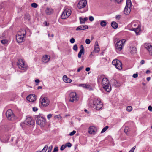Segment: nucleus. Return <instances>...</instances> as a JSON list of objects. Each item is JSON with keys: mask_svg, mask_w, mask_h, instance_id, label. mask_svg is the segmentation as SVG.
I'll return each instance as SVG.
<instances>
[{"mask_svg": "<svg viewBox=\"0 0 152 152\" xmlns=\"http://www.w3.org/2000/svg\"><path fill=\"white\" fill-rule=\"evenodd\" d=\"M58 151V148L57 147H56L54 148L53 152H57Z\"/></svg>", "mask_w": 152, "mask_h": 152, "instance_id": "44", "label": "nucleus"}, {"mask_svg": "<svg viewBox=\"0 0 152 152\" xmlns=\"http://www.w3.org/2000/svg\"><path fill=\"white\" fill-rule=\"evenodd\" d=\"M91 41L89 39H87L86 40V44H88L90 43Z\"/></svg>", "mask_w": 152, "mask_h": 152, "instance_id": "47", "label": "nucleus"}, {"mask_svg": "<svg viewBox=\"0 0 152 152\" xmlns=\"http://www.w3.org/2000/svg\"><path fill=\"white\" fill-rule=\"evenodd\" d=\"M90 68H89V67H87V68H86V71L87 72H88L89 71H90Z\"/></svg>", "mask_w": 152, "mask_h": 152, "instance_id": "61", "label": "nucleus"}, {"mask_svg": "<svg viewBox=\"0 0 152 152\" xmlns=\"http://www.w3.org/2000/svg\"><path fill=\"white\" fill-rule=\"evenodd\" d=\"M132 5V3L131 0H127L126 4V6L129 7H130Z\"/></svg>", "mask_w": 152, "mask_h": 152, "instance_id": "31", "label": "nucleus"}, {"mask_svg": "<svg viewBox=\"0 0 152 152\" xmlns=\"http://www.w3.org/2000/svg\"><path fill=\"white\" fill-rule=\"evenodd\" d=\"M46 14L48 15H50L53 12V10L52 8L47 7L45 11Z\"/></svg>", "mask_w": 152, "mask_h": 152, "instance_id": "21", "label": "nucleus"}, {"mask_svg": "<svg viewBox=\"0 0 152 152\" xmlns=\"http://www.w3.org/2000/svg\"><path fill=\"white\" fill-rule=\"evenodd\" d=\"M104 78L103 77V76L101 75L99 76L98 77V82H102V80Z\"/></svg>", "mask_w": 152, "mask_h": 152, "instance_id": "34", "label": "nucleus"}, {"mask_svg": "<svg viewBox=\"0 0 152 152\" xmlns=\"http://www.w3.org/2000/svg\"><path fill=\"white\" fill-rule=\"evenodd\" d=\"M40 81L39 80V79H36L35 80V82H36V83H39V82Z\"/></svg>", "mask_w": 152, "mask_h": 152, "instance_id": "62", "label": "nucleus"}, {"mask_svg": "<svg viewBox=\"0 0 152 152\" xmlns=\"http://www.w3.org/2000/svg\"><path fill=\"white\" fill-rule=\"evenodd\" d=\"M26 99L29 102H32L35 101L36 98V96L34 94H31L28 96Z\"/></svg>", "mask_w": 152, "mask_h": 152, "instance_id": "13", "label": "nucleus"}, {"mask_svg": "<svg viewBox=\"0 0 152 152\" xmlns=\"http://www.w3.org/2000/svg\"><path fill=\"white\" fill-rule=\"evenodd\" d=\"M85 88L88 89L89 90H92L91 86L89 84H85Z\"/></svg>", "mask_w": 152, "mask_h": 152, "instance_id": "29", "label": "nucleus"}, {"mask_svg": "<svg viewBox=\"0 0 152 152\" xmlns=\"http://www.w3.org/2000/svg\"><path fill=\"white\" fill-rule=\"evenodd\" d=\"M71 11L69 9H66L64 11L61 18L62 19H65L69 17L71 14Z\"/></svg>", "mask_w": 152, "mask_h": 152, "instance_id": "7", "label": "nucleus"}, {"mask_svg": "<svg viewBox=\"0 0 152 152\" xmlns=\"http://www.w3.org/2000/svg\"><path fill=\"white\" fill-rule=\"evenodd\" d=\"M145 47L148 50L150 55H152V46L149 44L146 43L145 45Z\"/></svg>", "mask_w": 152, "mask_h": 152, "instance_id": "16", "label": "nucleus"}, {"mask_svg": "<svg viewBox=\"0 0 152 152\" xmlns=\"http://www.w3.org/2000/svg\"><path fill=\"white\" fill-rule=\"evenodd\" d=\"M102 85L103 88L107 92H109L111 90L110 84L108 80L104 78L102 80Z\"/></svg>", "mask_w": 152, "mask_h": 152, "instance_id": "3", "label": "nucleus"}, {"mask_svg": "<svg viewBox=\"0 0 152 152\" xmlns=\"http://www.w3.org/2000/svg\"><path fill=\"white\" fill-rule=\"evenodd\" d=\"M6 115L7 118L9 120H12L14 119L15 115L10 109H8L7 111Z\"/></svg>", "mask_w": 152, "mask_h": 152, "instance_id": "8", "label": "nucleus"}, {"mask_svg": "<svg viewBox=\"0 0 152 152\" xmlns=\"http://www.w3.org/2000/svg\"><path fill=\"white\" fill-rule=\"evenodd\" d=\"M130 52L132 54L135 53H136L137 49L135 47H130Z\"/></svg>", "mask_w": 152, "mask_h": 152, "instance_id": "27", "label": "nucleus"}, {"mask_svg": "<svg viewBox=\"0 0 152 152\" xmlns=\"http://www.w3.org/2000/svg\"><path fill=\"white\" fill-rule=\"evenodd\" d=\"M109 126H107L104 127L102 130L101 132V133H102L106 131L107 130Z\"/></svg>", "mask_w": 152, "mask_h": 152, "instance_id": "33", "label": "nucleus"}, {"mask_svg": "<svg viewBox=\"0 0 152 152\" xmlns=\"http://www.w3.org/2000/svg\"><path fill=\"white\" fill-rule=\"evenodd\" d=\"M25 37L22 36L21 35H16V39L17 42L18 43H20L22 42L25 39Z\"/></svg>", "mask_w": 152, "mask_h": 152, "instance_id": "15", "label": "nucleus"}, {"mask_svg": "<svg viewBox=\"0 0 152 152\" xmlns=\"http://www.w3.org/2000/svg\"><path fill=\"white\" fill-rule=\"evenodd\" d=\"M148 110L150 111H152V107L151 106H149L148 107Z\"/></svg>", "mask_w": 152, "mask_h": 152, "instance_id": "56", "label": "nucleus"}, {"mask_svg": "<svg viewBox=\"0 0 152 152\" xmlns=\"http://www.w3.org/2000/svg\"><path fill=\"white\" fill-rule=\"evenodd\" d=\"M96 131V128L94 126H90L88 129V133L91 134H95Z\"/></svg>", "mask_w": 152, "mask_h": 152, "instance_id": "14", "label": "nucleus"}, {"mask_svg": "<svg viewBox=\"0 0 152 152\" xmlns=\"http://www.w3.org/2000/svg\"><path fill=\"white\" fill-rule=\"evenodd\" d=\"M75 41V39L73 38H72L70 40V42L71 43H73Z\"/></svg>", "mask_w": 152, "mask_h": 152, "instance_id": "45", "label": "nucleus"}, {"mask_svg": "<svg viewBox=\"0 0 152 152\" xmlns=\"http://www.w3.org/2000/svg\"><path fill=\"white\" fill-rule=\"evenodd\" d=\"M88 28V26L87 25H80L77 28L76 30L77 31H80L86 29Z\"/></svg>", "mask_w": 152, "mask_h": 152, "instance_id": "20", "label": "nucleus"}, {"mask_svg": "<svg viewBox=\"0 0 152 152\" xmlns=\"http://www.w3.org/2000/svg\"><path fill=\"white\" fill-rule=\"evenodd\" d=\"M17 65L18 67L20 69L24 71L27 69V65L24 61L22 59H19L17 62Z\"/></svg>", "mask_w": 152, "mask_h": 152, "instance_id": "5", "label": "nucleus"}, {"mask_svg": "<svg viewBox=\"0 0 152 152\" xmlns=\"http://www.w3.org/2000/svg\"><path fill=\"white\" fill-rule=\"evenodd\" d=\"M66 148V146L65 145H62L61 147L60 148V150L61 151H62L65 148Z\"/></svg>", "mask_w": 152, "mask_h": 152, "instance_id": "49", "label": "nucleus"}, {"mask_svg": "<svg viewBox=\"0 0 152 152\" xmlns=\"http://www.w3.org/2000/svg\"><path fill=\"white\" fill-rule=\"evenodd\" d=\"M111 25L112 27L114 28H116L118 27V24L116 22L113 21L111 23Z\"/></svg>", "mask_w": 152, "mask_h": 152, "instance_id": "28", "label": "nucleus"}, {"mask_svg": "<svg viewBox=\"0 0 152 152\" xmlns=\"http://www.w3.org/2000/svg\"><path fill=\"white\" fill-rule=\"evenodd\" d=\"M79 86L80 87H82L83 88H85V84H80Z\"/></svg>", "mask_w": 152, "mask_h": 152, "instance_id": "53", "label": "nucleus"}, {"mask_svg": "<svg viewBox=\"0 0 152 152\" xmlns=\"http://www.w3.org/2000/svg\"><path fill=\"white\" fill-rule=\"evenodd\" d=\"M18 34H19V35H21L22 36L25 37L26 34L25 30L24 29H21L19 30L17 32L16 35H18Z\"/></svg>", "mask_w": 152, "mask_h": 152, "instance_id": "19", "label": "nucleus"}, {"mask_svg": "<svg viewBox=\"0 0 152 152\" xmlns=\"http://www.w3.org/2000/svg\"><path fill=\"white\" fill-rule=\"evenodd\" d=\"M144 63L145 61L143 60H142L140 62V64L142 65L144 64Z\"/></svg>", "mask_w": 152, "mask_h": 152, "instance_id": "58", "label": "nucleus"}, {"mask_svg": "<svg viewBox=\"0 0 152 152\" xmlns=\"http://www.w3.org/2000/svg\"><path fill=\"white\" fill-rule=\"evenodd\" d=\"M52 115L51 114H49L47 115V118L48 119H50L52 116Z\"/></svg>", "mask_w": 152, "mask_h": 152, "instance_id": "52", "label": "nucleus"}, {"mask_svg": "<svg viewBox=\"0 0 152 152\" xmlns=\"http://www.w3.org/2000/svg\"><path fill=\"white\" fill-rule=\"evenodd\" d=\"M31 7L34 8H37L38 6L37 4L35 3H32L31 4Z\"/></svg>", "mask_w": 152, "mask_h": 152, "instance_id": "36", "label": "nucleus"}, {"mask_svg": "<svg viewBox=\"0 0 152 152\" xmlns=\"http://www.w3.org/2000/svg\"><path fill=\"white\" fill-rule=\"evenodd\" d=\"M48 147L47 145H45L43 149L40 151L39 152H46V151Z\"/></svg>", "mask_w": 152, "mask_h": 152, "instance_id": "32", "label": "nucleus"}, {"mask_svg": "<svg viewBox=\"0 0 152 152\" xmlns=\"http://www.w3.org/2000/svg\"><path fill=\"white\" fill-rule=\"evenodd\" d=\"M76 132V131L75 130H73L72 132H71L69 134V135L73 136V135Z\"/></svg>", "mask_w": 152, "mask_h": 152, "instance_id": "41", "label": "nucleus"}, {"mask_svg": "<svg viewBox=\"0 0 152 152\" xmlns=\"http://www.w3.org/2000/svg\"><path fill=\"white\" fill-rule=\"evenodd\" d=\"M40 102L42 105L46 107L48 106L49 103L48 99L47 97H41L40 99Z\"/></svg>", "mask_w": 152, "mask_h": 152, "instance_id": "11", "label": "nucleus"}, {"mask_svg": "<svg viewBox=\"0 0 152 152\" xmlns=\"http://www.w3.org/2000/svg\"><path fill=\"white\" fill-rule=\"evenodd\" d=\"M132 109V108L131 106H128L127 107L126 110L128 112L131 111Z\"/></svg>", "mask_w": 152, "mask_h": 152, "instance_id": "35", "label": "nucleus"}, {"mask_svg": "<svg viewBox=\"0 0 152 152\" xmlns=\"http://www.w3.org/2000/svg\"><path fill=\"white\" fill-rule=\"evenodd\" d=\"M87 3L86 0H81L78 4L77 7L79 9L84 8L86 5Z\"/></svg>", "mask_w": 152, "mask_h": 152, "instance_id": "12", "label": "nucleus"}, {"mask_svg": "<svg viewBox=\"0 0 152 152\" xmlns=\"http://www.w3.org/2000/svg\"><path fill=\"white\" fill-rule=\"evenodd\" d=\"M63 80L64 82L66 83H70L72 80L71 79L67 77L66 75H64L63 77Z\"/></svg>", "mask_w": 152, "mask_h": 152, "instance_id": "24", "label": "nucleus"}, {"mask_svg": "<svg viewBox=\"0 0 152 152\" xmlns=\"http://www.w3.org/2000/svg\"><path fill=\"white\" fill-rule=\"evenodd\" d=\"M100 24L102 26L104 27L106 26L107 23L105 21L102 20L101 21Z\"/></svg>", "mask_w": 152, "mask_h": 152, "instance_id": "30", "label": "nucleus"}, {"mask_svg": "<svg viewBox=\"0 0 152 152\" xmlns=\"http://www.w3.org/2000/svg\"><path fill=\"white\" fill-rule=\"evenodd\" d=\"M89 20L91 21H92L94 20V18L92 16H90L89 18Z\"/></svg>", "mask_w": 152, "mask_h": 152, "instance_id": "46", "label": "nucleus"}, {"mask_svg": "<svg viewBox=\"0 0 152 152\" xmlns=\"http://www.w3.org/2000/svg\"><path fill=\"white\" fill-rule=\"evenodd\" d=\"M150 80V77H148L147 78V80L148 81H149Z\"/></svg>", "mask_w": 152, "mask_h": 152, "instance_id": "64", "label": "nucleus"}, {"mask_svg": "<svg viewBox=\"0 0 152 152\" xmlns=\"http://www.w3.org/2000/svg\"><path fill=\"white\" fill-rule=\"evenodd\" d=\"M38 109L36 107H34L32 108V110L34 112H36L37 111Z\"/></svg>", "mask_w": 152, "mask_h": 152, "instance_id": "50", "label": "nucleus"}, {"mask_svg": "<svg viewBox=\"0 0 152 152\" xmlns=\"http://www.w3.org/2000/svg\"><path fill=\"white\" fill-rule=\"evenodd\" d=\"M126 42L124 39L120 40L117 41L115 45V49L117 52L121 51L123 49Z\"/></svg>", "mask_w": 152, "mask_h": 152, "instance_id": "4", "label": "nucleus"}, {"mask_svg": "<svg viewBox=\"0 0 152 152\" xmlns=\"http://www.w3.org/2000/svg\"><path fill=\"white\" fill-rule=\"evenodd\" d=\"M80 20V23L81 24L84 23L87 20L88 18L87 17H85L84 18H83L81 17L79 18Z\"/></svg>", "mask_w": 152, "mask_h": 152, "instance_id": "26", "label": "nucleus"}, {"mask_svg": "<svg viewBox=\"0 0 152 152\" xmlns=\"http://www.w3.org/2000/svg\"><path fill=\"white\" fill-rule=\"evenodd\" d=\"M65 146H66V147H68L70 148L72 146V144L70 142H69L66 143L65 145Z\"/></svg>", "mask_w": 152, "mask_h": 152, "instance_id": "38", "label": "nucleus"}, {"mask_svg": "<svg viewBox=\"0 0 152 152\" xmlns=\"http://www.w3.org/2000/svg\"><path fill=\"white\" fill-rule=\"evenodd\" d=\"M45 119L43 117L38 116L37 118L36 123L38 125L41 126H44L45 124Z\"/></svg>", "mask_w": 152, "mask_h": 152, "instance_id": "6", "label": "nucleus"}, {"mask_svg": "<svg viewBox=\"0 0 152 152\" xmlns=\"http://www.w3.org/2000/svg\"><path fill=\"white\" fill-rule=\"evenodd\" d=\"M133 78H136L138 77V75L137 73L134 74L132 76Z\"/></svg>", "mask_w": 152, "mask_h": 152, "instance_id": "51", "label": "nucleus"}, {"mask_svg": "<svg viewBox=\"0 0 152 152\" xmlns=\"http://www.w3.org/2000/svg\"><path fill=\"white\" fill-rule=\"evenodd\" d=\"M8 41L7 40H3L1 41V42L4 44H5L7 43Z\"/></svg>", "mask_w": 152, "mask_h": 152, "instance_id": "39", "label": "nucleus"}, {"mask_svg": "<svg viewBox=\"0 0 152 152\" xmlns=\"http://www.w3.org/2000/svg\"><path fill=\"white\" fill-rule=\"evenodd\" d=\"M73 49L75 51H77L78 49L77 45L76 44L73 47Z\"/></svg>", "mask_w": 152, "mask_h": 152, "instance_id": "37", "label": "nucleus"}, {"mask_svg": "<svg viewBox=\"0 0 152 152\" xmlns=\"http://www.w3.org/2000/svg\"><path fill=\"white\" fill-rule=\"evenodd\" d=\"M112 64L118 69L121 70L122 69V64L119 60H114L112 62Z\"/></svg>", "mask_w": 152, "mask_h": 152, "instance_id": "10", "label": "nucleus"}, {"mask_svg": "<svg viewBox=\"0 0 152 152\" xmlns=\"http://www.w3.org/2000/svg\"><path fill=\"white\" fill-rule=\"evenodd\" d=\"M20 126L22 127V128H23L24 126H25V124L24 123H22L20 124Z\"/></svg>", "mask_w": 152, "mask_h": 152, "instance_id": "54", "label": "nucleus"}, {"mask_svg": "<svg viewBox=\"0 0 152 152\" xmlns=\"http://www.w3.org/2000/svg\"><path fill=\"white\" fill-rule=\"evenodd\" d=\"M94 52H95L94 51H93L91 53V54L90 55V57H92L94 56Z\"/></svg>", "mask_w": 152, "mask_h": 152, "instance_id": "57", "label": "nucleus"}, {"mask_svg": "<svg viewBox=\"0 0 152 152\" xmlns=\"http://www.w3.org/2000/svg\"><path fill=\"white\" fill-rule=\"evenodd\" d=\"M102 106L103 104L100 99L96 98L94 99L92 106L94 109L96 110H99L102 108Z\"/></svg>", "mask_w": 152, "mask_h": 152, "instance_id": "2", "label": "nucleus"}, {"mask_svg": "<svg viewBox=\"0 0 152 152\" xmlns=\"http://www.w3.org/2000/svg\"><path fill=\"white\" fill-rule=\"evenodd\" d=\"M84 68V67L83 66H81L78 69L77 71L78 72H80L81 70H82Z\"/></svg>", "mask_w": 152, "mask_h": 152, "instance_id": "43", "label": "nucleus"}, {"mask_svg": "<svg viewBox=\"0 0 152 152\" xmlns=\"http://www.w3.org/2000/svg\"><path fill=\"white\" fill-rule=\"evenodd\" d=\"M26 122L28 125H33L34 124V121L31 118H28L26 120Z\"/></svg>", "mask_w": 152, "mask_h": 152, "instance_id": "18", "label": "nucleus"}, {"mask_svg": "<svg viewBox=\"0 0 152 152\" xmlns=\"http://www.w3.org/2000/svg\"><path fill=\"white\" fill-rule=\"evenodd\" d=\"M123 0H116V1L118 3H119L121 2Z\"/></svg>", "mask_w": 152, "mask_h": 152, "instance_id": "60", "label": "nucleus"}, {"mask_svg": "<svg viewBox=\"0 0 152 152\" xmlns=\"http://www.w3.org/2000/svg\"><path fill=\"white\" fill-rule=\"evenodd\" d=\"M135 146H134L132 148V149L129 151V152H134L135 149Z\"/></svg>", "mask_w": 152, "mask_h": 152, "instance_id": "42", "label": "nucleus"}, {"mask_svg": "<svg viewBox=\"0 0 152 152\" xmlns=\"http://www.w3.org/2000/svg\"><path fill=\"white\" fill-rule=\"evenodd\" d=\"M131 9L130 7L126 6L124 10V13L125 14L128 15L131 12Z\"/></svg>", "mask_w": 152, "mask_h": 152, "instance_id": "22", "label": "nucleus"}, {"mask_svg": "<svg viewBox=\"0 0 152 152\" xmlns=\"http://www.w3.org/2000/svg\"><path fill=\"white\" fill-rule=\"evenodd\" d=\"M80 48H81V49L78 53V57L79 58H80L81 57V55L82 53L83 54L84 53V48L83 45H80Z\"/></svg>", "mask_w": 152, "mask_h": 152, "instance_id": "23", "label": "nucleus"}, {"mask_svg": "<svg viewBox=\"0 0 152 152\" xmlns=\"http://www.w3.org/2000/svg\"><path fill=\"white\" fill-rule=\"evenodd\" d=\"M53 146H49L48 148V150L47 152H51L52 149V148Z\"/></svg>", "mask_w": 152, "mask_h": 152, "instance_id": "48", "label": "nucleus"}, {"mask_svg": "<svg viewBox=\"0 0 152 152\" xmlns=\"http://www.w3.org/2000/svg\"><path fill=\"white\" fill-rule=\"evenodd\" d=\"M69 101L72 102H75L78 100L76 93L75 92L71 93L69 94Z\"/></svg>", "mask_w": 152, "mask_h": 152, "instance_id": "9", "label": "nucleus"}, {"mask_svg": "<svg viewBox=\"0 0 152 152\" xmlns=\"http://www.w3.org/2000/svg\"><path fill=\"white\" fill-rule=\"evenodd\" d=\"M127 130H128V128L126 127L124 130V131L125 133H126L127 132Z\"/></svg>", "mask_w": 152, "mask_h": 152, "instance_id": "63", "label": "nucleus"}, {"mask_svg": "<svg viewBox=\"0 0 152 152\" xmlns=\"http://www.w3.org/2000/svg\"><path fill=\"white\" fill-rule=\"evenodd\" d=\"M44 25L46 26H48L49 25V23H48L46 21H45L44 23Z\"/></svg>", "mask_w": 152, "mask_h": 152, "instance_id": "55", "label": "nucleus"}, {"mask_svg": "<svg viewBox=\"0 0 152 152\" xmlns=\"http://www.w3.org/2000/svg\"><path fill=\"white\" fill-rule=\"evenodd\" d=\"M120 18V16L119 15H117L116 16V19H118V20Z\"/></svg>", "mask_w": 152, "mask_h": 152, "instance_id": "59", "label": "nucleus"}, {"mask_svg": "<svg viewBox=\"0 0 152 152\" xmlns=\"http://www.w3.org/2000/svg\"><path fill=\"white\" fill-rule=\"evenodd\" d=\"M100 50L99 45L97 42H95V45L94 46V50L95 52L97 53L99 52Z\"/></svg>", "mask_w": 152, "mask_h": 152, "instance_id": "25", "label": "nucleus"}, {"mask_svg": "<svg viewBox=\"0 0 152 152\" xmlns=\"http://www.w3.org/2000/svg\"><path fill=\"white\" fill-rule=\"evenodd\" d=\"M128 27L130 30L135 31L137 35L141 30V26L136 21L132 22L128 25Z\"/></svg>", "mask_w": 152, "mask_h": 152, "instance_id": "1", "label": "nucleus"}, {"mask_svg": "<svg viewBox=\"0 0 152 152\" xmlns=\"http://www.w3.org/2000/svg\"><path fill=\"white\" fill-rule=\"evenodd\" d=\"M50 58V56L48 55H45L42 58V61L43 62L46 63L49 61Z\"/></svg>", "mask_w": 152, "mask_h": 152, "instance_id": "17", "label": "nucleus"}, {"mask_svg": "<svg viewBox=\"0 0 152 152\" xmlns=\"http://www.w3.org/2000/svg\"><path fill=\"white\" fill-rule=\"evenodd\" d=\"M54 118H57L58 119H60L61 118V117L59 115H55L54 116Z\"/></svg>", "mask_w": 152, "mask_h": 152, "instance_id": "40", "label": "nucleus"}]
</instances>
